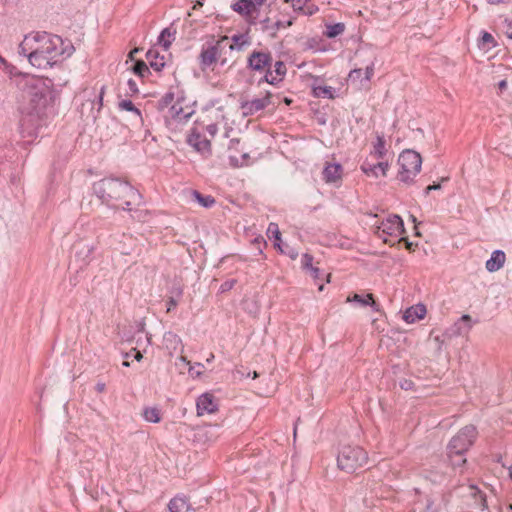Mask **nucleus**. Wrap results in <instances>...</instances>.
Listing matches in <instances>:
<instances>
[{"instance_id": "c85d7f7f", "label": "nucleus", "mask_w": 512, "mask_h": 512, "mask_svg": "<svg viewBox=\"0 0 512 512\" xmlns=\"http://www.w3.org/2000/svg\"><path fill=\"white\" fill-rule=\"evenodd\" d=\"M176 34V30H172L170 27L163 29L161 32L158 43L165 49L168 50L171 46L172 40H174V35Z\"/></svg>"}, {"instance_id": "bb28decb", "label": "nucleus", "mask_w": 512, "mask_h": 512, "mask_svg": "<svg viewBox=\"0 0 512 512\" xmlns=\"http://www.w3.org/2000/svg\"><path fill=\"white\" fill-rule=\"evenodd\" d=\"M146 58L150 64V66L155 69L156 71H161L162 68L165 66L164 58H159L158 52L156 50H149L146 53Z\"/></svg>"}, {"instance_id": "c9c22d12", "label": "nucleus", "mask_w": 512, "mask_h": 512, "mask_svg": "<svg viewBox=\"0 0 512 512\" xmlns=\"http://www.w3.org/2000/svg\"><path fill=\"white\" fill-rule=\"evenodd\" d=\"M345 30V25L343 23H336L333 25L327 26L326 36L329 38H334L340 34H342Z\"/></svg>"}, {"instance_id": "4468645a", "label": "nucleus", "mask_w": 512, "mask_h": 512, "mask_svg": "<svg viewBox=\"0 0 512 512\" xmlns=\"http://www.w3.org/2000/svg\"><path fill=\"white\" fill-rule=\"evenodd\" d=\"M197 414L199 416L212 414L218 410L217 403L215 402L214 396L210 393H204L197 399Z\"/></svg>"}, {"instance_id": "a18cd8bd", "label": "nucleus", "mask_w": 512, "mask_h": 512, "mask_svg": "<svg viewBox=\"0 0 512 512\" xmlns=\"http://www.w3.org/2000/svg\"><path fill=\"white\" fill-rule=\"evenodd\" d=\"M127 85L129 87V91L133 94H136L138 93V87H137V84L136 82L133 80V79H129L127 81Z\"/></svg>"}, {"instance_id": "aec40b11", "label": "nucleus", "mask_w": 512, "mask_h": 512, "mask_svg": "<svg viewBox=\"0 0 512 512\" xmlns=\"http://www.w3.org/2000/svg\"><path fill=\"white\" fill-rule=\"evenodd\" d=\"M342 166L338 163L327 164L323 170V179L327 183H335L341 179Z\"/></svg>"}, {"instance_id": "7c9ffc66", "label": "nucleus", "mask_w": 512, "mask_h": 512, "mask_svg": "<svg viewBox=\"0 0 512 512\" xmlns=\"http://www.w3.org/2000/svg\"><path fill=\"white\" fill-rule=\"evenodd\" d=\"M194 200H196L201 206L210 208L215 204V199L210 195H202L200 192L194 190L191 193Z\"/></svg>"}, {"instance_id": "72a5a7b5", "label": "nucleus", "mask_w": 512, "mask_h": 512, "mask_svg": "<svg viewBox=\"0 0 512 512\" xmlns=\"http://www.w3.org/2000/svg\"><path fill=\"white\" fill-rule=\"evenodd\" d=\"M313 94L316 97H322L327 99H333V88L331 86H314L313 87Z\"/></svg>"}, {"instance_id": "6ab92c4d", "label": "nucleus", "mask_w": 512, "mask_h": 512, "mask_svg": "<svg viewBox=\"0 0 512 512\" xmlns=\"http://www.w3.org/2000/svg\"><path fill=\"white\" fill-rule=\"evenodd\" d=\"M506 261V255L502 250H495L492 252L490 259L486 261L485 267L489 272H496L500 270Z\"/></svg>"}, {"instance_id": "680f3d73", "label": "nucleus", "mask_w": 512, "mask_h": 512, "mask_svg": "<svg viewBox=\"0 0 512 512\" xmlns=\"http://www.w3.org/2000/svg\"><path fill=\"white\" fill-rule=\"evenodd\" d=\"M139 52V49L138 48H135L133 49L130 53H129V58L130 59H133L135 54Z\"/></svg>"}, {"instance_id": "393cba45", "label": "nucleus", "mask_w": 512, "mask_h": 512, "mask_svg": "<svg viewBox=\"0 0 512 512\" xmlns=\"http://www.w3.org/2000/svg\"><path fill=\"white\" fill-rule=\"evenodd\" d=\"M469 495L474 499V505L481 509H487L486 495L475 485L468 486Z\"/></svg>"}, {"instance_id": "2f4dec72", "label": "nucleus", "mask_w": 512, "mask_h": 512, "mask_svg": "<svg viewBox=\"0 0 512 512\" xmlns=\"http://www.w3.org/2000/svg\"><path fill=\"white\" fill-rule=\"evenodd\" d=\"M142 416L146 421L151 423H158L161 421L160 412L155 407H146L143 410Z\"/></svg>"}, {"instance_id": "5fc2aeb1", "label": "nucleus", "mask_w": 512, "mask_h": 512, "mask_svg": "<svg viewBox=\"0 0 512 512\" xmlns=\"http://www.w3.org/2000/svg\"><path fill=\"white\" fill-rule=\"evenodd\" d=\"M253 243H254L255 245H257V246H258V249H259L260 253H262V250H261V248H260V245H261V244L266 245L265 240H264L263 238H255V239H254V241H253Z\"/></svg>"}, {"instance_id": "473e14b6", "label": "nucleus", "mask_w": 512, "mask_h": 512, "mask_svg": "<svg viewBox=\"0 0 512 512\" xmlns=\"http://www.w3.org/2000/svg\"><path fill=\"white\" fill-rule=\"evenodd\" d=\"M267 235L269 238L275 239L274 246L277 247L282 252V249H281V246L279 243V241L281 239V233H280L279 227L276 223L272 222L269 224L268 229H267Z\"/></svg>"}, {"instance_id": "8fccbe9b", "label": "nucleus", "mask_w": 512, "mask_h": 512, "mask_svg": "<svg viewBox=\"0 0 512 512\" xmlns=\"http://www.w3.org/2000/svg\"><path fill=\"white\" fill-rule=\"evenodd\" d=\"M309 272L314 279H319L320 269L318 267L313 266L312 269L309 270Z\"/></svg>"}, {"instance_id": "13d9d810", "label": "nucleus", "mask_w": 512, "mask_h": 512, "mask_svg": "<svg viewBox=\"0 0 512 512\" xmlns=\"http://www.w3.org/2000/svg\"><path fill=\"white\" fill-rule=\"evenodd\" d=\"M133 351L135 352V355H134V358L137 360V361H140L142 358H143V355L140 351L136 350V349H133Z\"/></svg>"}, {"instance_id": "37998d69", "label": "nucleus", "mask_w": 512, "mask_h": 512, "mask_svg": "<svg viewBox=\"0 0 512 512\" xmlns=\"http://www.w3.org/2000/svg\"><path fill=\"white\" fill-rule=\"evenodd\" d=\"M505 34L512 39V20H505Z\"/></svg>"}, {"instance_id": "6e6552de", "label": "nucleus", "mask_w": 512, "mask_h": 512, "mask_svg": "<svg viewBox=\"0 0 512 512\" xmlns=\"http://www.w3.org/2000/svg\"><path fill=\"white\" fill-rule=\"evenodd\" d=\"M195 113V108L188 103L186 98L181 96L171 105L168 110V118L178 124L186 123Z\"/></svg>"}, {"instance_id": "9b49d317", "label": "nucleus", "mask_w": 512, "mask_h": 512, "mask_svg": "<svg viewBox=\"0 0 512 512\" xmlns=\"http://www.w3.org/2000/svg\"><path fill=\"white\" fill-rule=\"evenodd\" d=\"M272 94L266 92L265 96L261 98H254L252 100L241 102V111L244 116H252L255 113L264 110L271 105Z\"/></svg>"}, {"instance_id": "603ef678", "label": "nucleus", "mask_w": 512, "mask_h": 512, "mask_svg": "<svg viewBox=\"0 0 512 512\" xmlns=\"http://www.w3.org/2000/svg\"><path fill=\"white\" fill-rule=\"evenodd\" d=\"M398 241L399 242H401V241L405 242L406 249H408L410 251L413 250L414 244L412 242L408 241L407 238L401 237Z\"/></svg>"}, {"instance_id": "bf43d9fd", "label": "nucleus", "mask_w": 512, "mask_h": 512, "mask_svg": "<svg viewBox=\"0 0 512 512\" xmlns=\"http://www.w3.org/2000/svg\"><path fill=\"white\" fill-rule=\"evenodd\" d=\"M105 87L101 88L100 94H99V106H102L103 96H104Z\"/></svg>"}, {"instance_id": "79ce46f5", "label": "nucleus", "mask_w": 512, "mask_h": 512, "mask_svg": "<svg viewBox=\"0 0 512 512\" xmlns=\"http://www.w3.org/2000/svg\"><path fill=\"white\" fill-rule=\"evenodd\" d=\"M414 386V383L411 380L404 379L400 381V387L404 390H411Z\"/></svg>"}, {"instance_id": "7ed1b4c3", "label": "nucleus", "mask_w": 512, "mask_h": 512, "mask_svg": "<svg viewBox=\"0 0 512 512\" xmlns=\"http://www.w3.org/2000/svg\"><path fill=\"white\" fill-rule=\"evenodd\" d=\"M23 97L29 104L28 113L40 115L53 102V91L45 79L27 77L23 86Z\"/></svg>"}, {"instance_id": "69168bd1", "label": "nucleus", "mask_w": 512, "mask_h": 512, "mask_svg": "<svg viewBox=\"0 0 512 512\" xmlns=\"http://www.w3.org/2000/svg\"><path fill=\"white\" fill-rule=\"evenodd\" d=\"M214 359V354L213 353H210L209 354V357L207 358V362L210 363L212 360Z\"/></svg>"}, {"instance_id": "c03bdc74", "label": "nucleus", "mask_w": 512, "mask_h": 512, "mask_svg": "<svg viewBox=\"0 0 512 512\" xmlns=\"http://www.w3.org/2000/svg\"><path fill=\"white\" fill-rule=\"evenodd\" d=\"M374 73V63L368 65L365 69V79L370 80Z\"/></svg>"}, {"instance_id": "ddd939ff", "label": "nucleus", "mask_w": 512, "mask_h": 512, "mask_svg": "<svg viewBox=\"0 0 512 512\" xmlns=\"http://www.w3.org/2000/svg\"><path fill=\"white\" fill-rule=\"evenodd\" d=\"M286 72L287 68L285 63L283 61H277L274 64V69L269 68L264 74V77L259 81V84L261 82H266L272 85H276L284 79Z\"/></svg>"}, {"instance_id": "f8f14e48", "label": "nucleus", "mask_w": 512, "mask_h": 512, "mask_svg": "<svg viewBox=\"0 0 512 512\" xmlns=\"http://www.w3.org/2000/svg\"><path fill=\"white\" fill-rule=\"evenodd\" d=\"M187 143L192 146L197 152L203 155L211 154V142L210 140L203 137L195 129L187 137Z\"/></svg>"}, {"instance_id": "6e6d98bb", "label": "nucleus", "mask_w": 512, "mask_h": 512, "mask_svg": "<svg viewBox=\"0 0 512 512\" xmlns=\"http://www.w3.org/2000/svg\"><path fill=\"white\" fill-rule=\"evenodd\" d=\"M432 507H433V501H431L430 499L427 500V504H426V511L425 512H434L432 510Z\"/></svg>"}, {"instance_id": "774afa93", "label": "nucleus", "mask_w": 512, "mask_h": 512, "mask_svg": "<svg viewBox=\"0 0 512 512\" xmlns=\"http://www.w3.org/2000/svg\"><path fill=\"white\" fill-rule=\"evenodd\" d=\"M122 365H123V366H125V367H129V366H130V363H129L128 361H124V362L122 363Z\"/></svg>"}, {"instance_id": "0eeeda50", "label": "nucleus", "mask_w": 512, "mask_h": 512, "mask_svg": "<svg viewBox=\"0 0 512 512\" xmlns=\"http://www.w3.org/2000/svg\"><path fill=\"white\" fill-rule=\"evenodd\" d=\"M398 163L400 165L399 180L407 185L412 184L421 170V155L413 150H405L399 155Z\"/></svg>"}, {"instance_id": "b1692460", "label": "nucleus", "mask_w": 512, "mask_h": 512, "mask_svg": "<svg viewBox=\"0 0 512 512\" xmlns=\"http://www.w3.org/2000/svg\"><path fill=\"white\" fill-rule=\"evenodd\" d=\"M183 296V287L180 285L173 286L166 302V312L169 313L175 309Z\"/></svg>"}, {"instance_id": "a878e982", "label": "nucleus", "mask_w": 512, "mask_h": 512, "mask_svg": "<svg viewBox=\"0 0 512 512\" xmlns=\"http://www.w3.org/2000/svg\"><path fill=\"white\" fill-rule=\"evenodd\" d=\"M387 153V149L385 147V139L383 135H377L376 142L373 145V150L371 151V156L376 158L377 160H382Z\"/></svg>"}, {"instance_id": "a19ab883", "label": "nucleus", "mask_w": 512, "mask_h": 512, "mask_svg": "<svg viewBox=\"0 0 512 512\" xmlns=\"http://www.w3.org/2000/svg\"><path fill=\"white\" fill-rule=\"evenodd\" d=\"M206 131L207 133L211 136V137H214L217 132H218V126L217 124H209L206 126Z\"/></svg>"}, {"instance_id": "338daca9", "label": "nucleus", "mask_w": 512, "mask_h": 512, "mask_svg": "<svg viewBox=\"0 0 512 512\" xmlns=\"http://www.w3.org/2000/svg\"><path fill=\"white\" fill-rule=\"evenodd\" d=\"M509 478L512 480V465L508 467Z\"/></svg>"}, {"instance_id": "0e129e2a", "label": "nucleus", "mask_w": 512, "mask_h": 512, "mask_svg": "<svg viewBox=\"0 0 512 512\" xmlns=\"http://www.w3.org/2000/svg\"><path fill=\"white\" fill-rule=\"evenodd\" d=\"M292 7L294 10H302V6L301 5L297 6V3H294V2L292 3Z\"/></svg>"}, {"instance_id": "2eb2a0df", "label": "nucleus", "mask_w": 512, "mask_h": 512, "mask_svg": "<svg viewBox=\"0 0 512 512\" xmlns=\"http://www.w3.org/2000/svg\"><path fill=\"white\" fill-rule=\"evenodd\" d=\"M361 170L363 173H365L367 176L372 177H379L386 176L389 164L387 161H378L377 163H371L368 160H365L361 165Z\"/></svg>"}, {"instance_id": "4c0bfd02", "label": "nucleus", "mask_w": 512, "mask_h": 512, "mask_svg": "<svg viewBox=\"0 0 512 512\" xmlns=\"http://www.w3.org/2000/svg\"><path fill=\"white\" fill-rule=\"evenodd\" d=\"M494 44V37L488 32H483L480 39V45L490 48L491 46H494Z\"/></svg>"}, {"instance_id": "cd10ccee", "label": "nucleus", "mask_w": 512, "mask_h": 512, "mask_svg": "<svg viewBox=\"0 0 512 512\" xmlns=\"http://www.w3.org/2000/svg\"><path fill=\"white\" fill-rule=\"evenodd\" d=\"M164 343L167 349L176 351L179 347H181L182 340L177 334L173 332H166L164 334Z\"/></svg>"}, {"instance_id": "5701e85b", "label": "nucleus", "mask_w": 512, "mask_h": 512, "mask_svg": "<svg viewBox=\"0 0 512 512\" xmlns=\"http://www.w3.org/2000/svg\"><path fill=\"white\" fill-rule=\"evenodd\" d=\"M231 8L242 16H251L256 10L252 0H237L231 5Z\"/></svg>"}, {"instance_id": "052dcab7", "label": "nucleus", "mask_w": 512, "mask_h": 512, "mask_svg": "<svg viewBox=\"0 0 512 512\" xmlns=\"http://www.w3.org/2000/svg\"><path fill=\"white\" fill-rule=\"evenodd\" d=\"M490 4H500V3H507L510 0H488Z\"/></svg>"}, {"instance_id": "423d86ee", "label": "nucleus", "mask_w": 512, "mask_h": 512, "mask_svg": "<svg viewBox=\"0 0 512 512\" xmlns=\"http://www.w3.org/2000/svg\"><path fill=\"white\" fill-rule=\"evenodd\" d=\"M229 38L222 36L215 42L206 43L201 49L198 56L199 65L202 71L211 68L214 64L220 61L221 66L227 64V59L222 57L224 49L227 47Z\"/></svg>"}, {"instance_id": "864d4df0", "label": "nucleus", "mask_w": 512, "mask_h": 512, "mask_svg": "<svg viewBox=\"0 0 512 512\" xmlns=\"http://www.w3.org/2000/svg\"><path fill=\"white\" fill-rule=\"evenodd\" d=\"M95 389H96V391H97V392L102 393V392H104V391H105V389H106V385H105V383H103V382H98V383L96 384V386H95Z\"/></svg>"}, {"instance_id": "f3484780", "label": "nucleus", "mask_w": 512, "mask_h": 512, "mask_svg": "<svg viewBox=\"0 0 512 512\" xmlns=\"http://www.w3.org/2000/svg\"><path fill=\"white\" fill-rule=\"evenodd\" d=\"M427 309L424 304L419 303L407 308L403 314L405 322L411 324L425 317Z\"/></svg>"}, {"instance_id": "e433bc0d", "label": "nucleus", "mask_w": 512, "mask_h": 512, "mask_svg": "<svg viewBox=\"0 0 512 512\" xmlns=\"http://www.w3.org/2000/svg\"><path fill=\"white\" fill-rule=\"evenodd\" d=\"M133 71L135 74H137L138 76H140L142 78L150 73L147 64L142 60L135 62L134 66H133Z\"/></svg>"}, {"instance_id": "412c9836", "label": "nucleus", "mask_w": 512, "mask_h": 512, "mask_svg": "<svg viewBox=\"0 0 512 512\" xmlns=\"http://www.w3.org/2000/svg\"><path fill=\"white\" fill-rule=\"evenodd\" d=\"M347 302H356L360 306H370L374 311H379V305L376 303L373 294L368 293L366 295L353 294L347 298Z\"/></svg>"}, {"instance_id": "a211bd4d", "label": "nucleus", "mask_w": 512, "mask_h": 512, "mask_svg": "<svg viewBox=\"0 0 512 512\" xmlns=\"http://www.w3.org/2000/svg\"><path fill=\"white\" fill-rule=\"evenodd\" d=\"M268 22L269 18H265L260 22L261 30L274 37L279 29L290 27L293 24V19L290 18L286 21L276 20L271 24V26H268Z\"/></svg>"}, {"instance_id": "4be33fe9", "label": "nucleus", "mask_w": 512, "mask_h": 512, "mask_svg": "<svg viewBox=\"0 0 512 512\" xmlns=\"http://www.w3.org/2000/svg\"><path fill=\"white\" fill-rule=\"evenodd\" d=\"M168 508L170 512H195L185 497H174L170 500Z\"/></svg>"}, {"instance_id": "58836bf2", "label": "nucleus", "mask_w": 512, "mask_h": 512, "mask_svg": "<svg viewBox=\"0 0 512 512\" xmlns=\"http://www.w3.org/2000/svg\"><path fill=\"white\" fill-rule=\"evenodd\" d=\"M301 263H302V267H303L304 270L309 271L310 269H312V267H313V257H312V255H310L308 253H305L302 256Z\"/></svg>"}, {"instance_id": "e2e57ef3", "label": "nucleus", "mask_w": 512, "mask_h": 512, "mask_svg": "<svg viewBox=\"0 0 512 512\" xmlns=\"http://www.w3.org/2000/svg\"><path fill=\"white\" fill-rule=\"evenodd\" d=\"M255 3L256 6H261L264 4L265 0H252Z\"/></svg>"}, {"instance_id": "49530a36", "label": "nucleus", "mask_w": 512, "mask_h": 512, "mask_svg": "<svg viewBox=\"0 0 512 512\" xmlns=\"http://www.w3.org/2000/svg\"><path fill=\"white\" fill-rule=\"evenodd\" d=\"M361 75H362V69H354V70L350 71L349 78L355 80V79L360 78Z\"/></svg>"}, {"instance_id": "f03ea898", "label": "nucleus", "mask_w": 512, "mask_h": 512, "mask_svg": "<svg viewBox=\"0 0 512 512\" xmlns=\"http://www.w3.org/2000/svg\"><path fill=\"white\" fill-rule=\"evenodd\" d=\"M93 190L97 197L106 204L114 201L122 202V209L131 211L141 205L142 195L128 182L118 178H104L94 183Z\"/></svg>"}, {"instance_id": "09e8293b", "label": "nucleus", "mask_w": 512, "mask_h": 512, "mask_svg": "<svg viewBox=\"0 0 512 512\" xmlns=\"http://www.w3.org/2000/svg\"><path fill=\"white\" fill-rule=\"evenodd\" d=\"M441 189V185L440 184H432V185H429L425 188V194L428 195L431 191H434V190H439Z\"/></svg>"}, {"instance_id": "ea45409f", "label": "nucleus", "mask_w": 512, "mask_h": 512, "mask_svg": "<svg viewBox=\"0 0 512 512\" xmlns=\"http://www.w3.org/2000/svg\"><path fill=\"white\" fill-rule=\"evenodd\" d=\"M235 283H236V280H234V279L225 281L224 283H222L220 289L222 292L228 291L233 288Z\"/></svg>"}, {"instance_id": "4d7b16f0", "label": "nucleus", "mask_w": 512, "mask_h": 512, "mask_svg": "<svg viewBox=\"0 0 512 512\" xmlns=\"http://www.w3.org/2000/svg\"><path fill=\"white\" fill-rule=\"evenodd\" d=\"M498 87L501 91H503L504 89L507 88V81L506 80H501L499 83H498Z\"/></svg>"}, {"instance_id": "c756f323", "label": "nucleus", "mask_w": 512, "mask_h": 512, "mask_svg": "<svg viewBox=\"0 0 512 512\" xmlns=\"http://www.w3.org/2000/svg\"><path fill=\"white\" fill-rule=\"evenodd\" d=\"M232 44H227L229 51H233L235 48L241 50L244 46L250 44L249 37L246 34H237L232 36Z\"/></svg>"}, {"instance_id": "de8ad7c7", "label": "nucleus", "mask_w": 512, "mask_h": 512, "mask_svg": "<svg viewBox=\"0 0 512 512\" xmlns=\"http://www.w3.org/2000/svg\"><path fill=\"white\" fill-rule=\"evenodd\" d=\"M163 102L165 105L173 104L174 103V94L173 93H167L163 97Z\"/></svg>"}, {"instance_id": "1a4fd4ad", "label": "nucleus", "mask_w": 512, "mask_h": 512, "mask_svg": "<svg viewBox=\"0 0 512 512\" xmlns=\"http://www.w3.org/2000/svg\"><path fill=\"white\" fill-rule=\"evenodd\" d=\"M379 237L382 235L400 236L405 232L404 223L400 216L391 215L377 226Z\"/></svg>"}, {"instance_id": "39448f33", "label": "nucleus", "mask_w": 512, "mask_h": 512, "mask_svg": "<svg viewBox=\"0 0 512 512\" xmlns=\"http://www.w3.org/2000/svg\"><path fill=\"white\" fill-rule=\"evenodd\" d=\"M368 461L367 452L357 445H345L341 447L337 456V466L339 469L353 473L363 468Z\"/></svg>"}, {"instance_id": "9d476101", "label": "nucleus", "mask_w": 512, "mask_h": 512, "mask_svg": "<svg viewBox=\"0 0 512 512\" xmlns=\"http://www.w3.org/2000/svg\"><path fill=\"white\" fill-rule=\"evenodd\" d=\"M248 67L254 71L267 72L272 67V56L269 52L253 51L247 60Z\"/></svg>"}, {"instance_id": "20e7f679", "label": "nucleus", "mask_w": 512, "mask_h": 512, "mask_svg": "<svg viewBox=\"0 0 512 512\" xmlns=\"http://www.w3.org/2000/svg\"><path fill=\"white\" fill-rule=\"evenodd\" d=\"M477 429L474 425H466L450 440L447 451L453 466L466 463L463 455L470 449L477 438Z\"/></svg>"}, {"instance_id": "3c124183", "label": "nucleus", "mask_w": 512, "mask_h": 512, "mask_svg": "<svg viewBox=\"0 0 512 512\" xmlns=\"http://www.w3.org/2000/svg\"><path fill=\"white\" fill-rule=\"evenodd\" d=\"M92 251V248L89 246V245H84L81 249L80 252H77L76 255L78 256L79 254H85L86 256H88Z\"/></svg>"}, {"instance_id": "f257e3e1", "label": "nucleus", "mask_w": 512, "mask_h": 512, "mask_svg": "<svg viewBox=\"0 0 512 512\" xmlns=\"http://www.w3.org/2000/svg\"><path fill=\"white\" fill-rule=\"evenodd\" d=\"M74 47L63 39L47 32H32L25 35L18 46V53L38 69H47L57 64L61 57H69Z\"/></svg>"}, {"instance_id": "dca6fc26", "label": "nucleus", "mask_w": 512, "mask_h": 512, "mask_svg": "<svg viewBox=\"0 0 512 512\" xmlns=\"http://www.w3.org/2000/svg\"><path fill=\"white\" fill-rule=\"evenodd\" d=\"M472 328V319L468 314L462 315L458 322H456L450 329V336L467 335Z\"/></svg>"}, {"instance_id": "f704fd0d", "label": "nucleus", "mask_w": 512, "mask_h": 512, "mask_svg": "<svg viewBox=\"0 0 512 512\" xmlns=\"http://www.w3.org/2000/svg\"><path fill=\"white\" fill-rule=\"evenodd\" d=\"M119 108L122 110L133 112L137 116L138 120L142 122L143 119H142L141 112L138 108L135 107V105L133 104L132 101H130V100L120 101Z\"/></svg>"}]
</instances>
